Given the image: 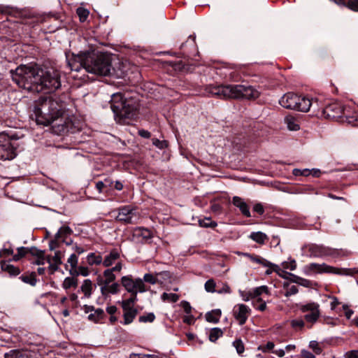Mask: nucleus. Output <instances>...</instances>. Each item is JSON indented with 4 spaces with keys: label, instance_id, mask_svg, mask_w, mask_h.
<instances>
[{
    "label": "nucleus",
    "instance_id": "9",
    "mask_svg": "<svg viewBox=\"0 0 358 358\" xmlns=\"http://www.w3.org/2000/svg\"><path fill=\"white\" fill-rule=\"evenodd\" d=\"M345 108L338 102H333L321 108L322 115L327 119L341 120Z\"/></svg>",
    "mask_w": 358,
    "mask_h": 358
},
{
    "label": "nucleus",
    "instance_id": "60",
    "mask_svg": "<svg viewBox=\"0 0 358 358\" xmlns=\"http://www.w3.org/2000/svg\"><path fill=\"white\" fill-rule=\"evenodd\" d=\"M299 285H302L305 287H309L311 286L312 282L309 280L300 278V280L299 281Z\"/></svg>",
    "mask_w": 358,
    "mask_h": 358
},
{
    "label": "nucleus",
    "instance_id": "30",
    "mask_svg": "<svg viewBox=\"0 0 358 358\" xmlns=\"http://www.w3.org/2000/svg\"><path fill=\"white\" fill-rule=\"evenodd\" d=\"M22 282L27 284H29L31 286H35L37 282V280L36 278V273L32 272L29 275H22L20 277Z\"/></svg>",
    "mask_w": 358,
    "mask_h": 358
},
{
    "label": "nucleus",
    "instance_id": "2",
    "mask_svg": "<svg viewBox=\"0 0 358 358\" xmlns=\"http://www.w3.org/2000/svg\"><path fill=\"white\" fill-rule=\"evenodd\" d=\"M67 61L71 71H79L84 69L88 73L104 76L113 73L122 76L124 73V70L120 67L117 70L115 69L117 64L121 65L120 62L113 60L111 55L106 53L85 52L67 57Z\"/></svg>",
    "mask_w": 358,
    "mask_h": 358
},
{
    "label": "nucleus",
    "instance_id": "49",
    "mask_svg": "<svg viewBox=\"0 0 358 358\" xmlns=\"http://www.w3.org/2000/svg\"><path fill=\"white\" fill-rule=\"evenodd\" d=\"M282 268L285 269H290L294 271L296 268V263L295 260H292L290 262H284L282 264Z\"/></svg>",
    "mask_w": 358,
    "mask_h": 358
},
{
    "label": "nucleus",
    "instance_id": "24",
    "mask_svg": "<svg viewBox=\"0 0 358 358\" xmlns=\"http://www.w3.org/2000/svg\"><path fill=\"white\" fill-rule=\"evenodd\" d=\"M260 95L259 92L251 85H248L243 99L254 100Z\"/></svg>",
    "mask_w": 358,
    "mask_h": 358
},
{
    "label": "nucleus",
    "instance_id": "32",
    "mask_svg": "<svg viewBox=\"0 0 358 358\" xmlns=\"http://www.w3.org/2000/svg\"><path fill=\"white\" fill-rule=\"evenodd\" d=\"M270 267L273 268V271L282 278L285 279H289L290 275H292L291 273H288L283 269H281L278 265L274 264L272 263V265L270 266Z\"/></svg>",
    "mask_w": 358,
    "mask_h": 358
},
{
    "label": "nucleus",
    "instance_id": "48",
    "mask_svg": "<svg viewBox=\"0 0 358 358\" xmlns=\"http://www.w3.org/2000/svg\"><path fill=\"white\" fill-rule=\"evenodd\" d=\"M304 322L302 319H295L291 321V325L294 329H302L304 327Z\"/></svg>",
    "mask_w": 358,
    "mask_h": 358
},
{
    "label": "nucleus",
    "instance_id": "1",
    "mask_svg": "<svg viewBox=\"0 0 358 358\" xmlns=\"http://www.w3.org/2000/svg\"><path fill=\"white\" fill-rule=\"evenodd\" d=\"M13 80L28 92H50L61 87L60 75L55 69H44L37 64L20 65L10 71Z\"/></svg>",
    "mask_w": 358,
    "mask_h": 358
},
{
    "label": "nucleus",
    "instance_id": "33",
    "mask_svg": "<svg viewBox=\"0 0 358 358\" xmlns=\"http://www.w3.org/2000/svg\"><path fill=\"white\" fill-rule=\"evenodd\" d=\"M77 285L78 280L71 277L66 278L62 284V287L65 289H69L71 287H76Z\"/></svg>",
    "mask_w": 358,
    "mask_h": 358
},
{
    "label": "nucleus",
    "instance_id": "45",
    "mask_svg": "<svg viewBox=\"0 0 358 358\" xmlns=\"http://www.w3.org/2000/svg\"><path fill=\"white\" fill-rule=\"evenodd\" d=\"M28 252L32 256L36 257L45 255V252L43 250H39L36 247L28 248Z\"/></svg>",
    "mask_w": 358,
    "mask_h": 358
},
{
    "label": "nucleus",
    "instance_id": "61",
    "mask_svg": "<svg viewBox=\"0 0 358 358\" xmlns=\"http://www.w3.org/2000/svg\"><path fill=\"white\" fill-rule=\"evenodd\" d=\"M47 262V258L44 255L37 257V259L34 262L36 265H43Z\"/></svg>",
    "mask_w": 358,
    "mask_h": 358
},
{
    "label": "nucleus",
    "instance_id": "17",
    "mask_svg": "<svg viewBox=\"0 0 358 358\" xmlns=\"http://www.w3.org/2000/svg\"><path fill=\"white\" fill-rule=\"evenodd\" d=\"M341 122H347L353 126L358 125V114L356 112H353L352 115H351L350 108H345Z\"/></svg>",
    "mask_w": 358,
    "mask_h": 358
},
{
    "label": "nucleus",
    "instance_id": "41",
    "mask_svg": "<svg viewBox=\"0 0 358 358\" xmlns=\"http://www.w3.org/2000/svg\"><path fill=\"white\" fill-rule=\"evenodd\" d=\"M87 260L90 264H100L102 262V257L99 255L91 253L88 255Z\"/></svg>",
    "mask_w": 358,
    "mask_h": 358
},
{
    "label": "nucleus",
    "instance_id": "36",
    "mask_svg": "<svg viewBox=\"0 0 358 358\" xmlns=\"http://www.w3.org/2000/svg\"><path fill=\"white\" fill-rule=\"evenodd\" d=\"M250 259L254 262L262 264L265 267H270V266L272 265L271 262L259 256L252 255L250 257Z\"/></svg>",
    "mask_w": 358,
    "mask_h": 358
},
{
    "label": "nucleus",
    "instance_id": "34",
    "mask_svg": "<svg viewBox=\"0 0 358 358\" xmlns=\"http://www.w3.org/2000/svg\"><path fill=\"white\" fill-rule=\"evenodd\" d=\"M103 310L101 308H97L94 310V313L89 315L88 318L92 321L98 322L100 319L103 318Z\"/></svg>",
    "mask_w": 358,
    "mask_h": 358
},
{
    "label": "nucleus",
    "instance_id": "55",
    "mask_svg": "<svg viewBox=\"0 0 358 358\" xmlns=\"http://www.w3.org/2000/svg\"><path fill=\"white\" fill-rule=\"evenodd\" d=\"M309 347L312 348L315 353L320 354L321 352V348H320L318 343L315 341H312L310 342Z\"/></svg>",
    "mask_w": 358,
    "mask_h": 358
},
{
    "label": "nucleus",
    "instance_id": "39",
    "mask_svg": "<svg viewBox=\"0 0 358 358\" xmlns=\"http://www.w3.org/2000/svg\"><path fill=\"white\" fill-rule=\"evenodd\" d=\"M143 281L149 282L152 285H155V284L159 282V280L157 276V273H155V275L152 273H145L143 276Z\"/></svg>",
    "mask_w": 358,
    "mask_h": 358
},
{
    "label": "nucleus",
    "instance_id": "43",
    "mask_svg": "<svg viewBox=\"0 0 358 358\" xmlns=\"http://www.w3.org/2000/svg\"><path fill=\"white\" fill-rule=\"evenodd\" d=\"M131 296L121 302L122 306H134V302L137 300V293L131 294Z\"/></svg>",
    "mask_w": 358,
    "mask_h": 358
},
{
    "label": "nucleus",
    "instance_id": "20",
    "mask_svg": "<svg viewBox=\"0 0 358 358\" xmlns=\"http://www.w3.org/2000/svg\"><path fill=\"white\" fill-rule=\"evenodd\" d=\"M266 293V294H268V289L266 286L263 285L260 286L259 287L255 288L252 291H250L248 293V296L246 299H245V301H248L249 299H253V298H259V296L262 294Z\"/></svg>",
    "mask_w": 358,
    "mask_h": 358
},
{
    "label": "nucleus",
    "instance_id": "16",
    "mask_svg": "<svg viewBox=\"0 0 358 358\" xmlns=\"http://www.w3.org/2000/svg\"><path fill=\"white\" fill-rule=\"evenodd\" d=\"M61 259L62 257L60 251H56L52 258L47 257V262L50 264L48 268L51 273H53L58 270L59 266L62 264Z\"/></svg>",
    "mask_w": 358,
    "mask_h": 358
},
{
    "label": "nucleus",
    "instance_id": "27",
    "mask_svg": "<svg viewBox=\"0 0 358 358\" xmlns=\"http://www.w3.org/2000/svg\"><path fill=\"white\" fill-rule=\"evenodd\" d=\"M249 237L250 238L259 244L264 243L265 241L268 239L266 234L262 231L252 232Z\"/></svg>",
    "mask_w": 358,
    "mask_h": 358
},
{
    "label": "nucleus",
    "instance_id": "62",
    "mask_svg": "<svg viewBox=\"0 0 358 358\" xmlns=\"http://www.w3.org/2000/svg\"><path fill=\"white\" fill-rule=\"evenodd\" d=\"M254 211L257 212V213L262 215L264 212V209L263 206L261 203H257L253 207Z\"/></svg>",
    "mask_w": 358,
    "mask_h": 358
},
{
    "label": "nucleus",
    "instance_id": "18",
    "mask_svg": "<svg viewBox=\"0 0 358 358\" xmlns=\"http://www.w3.org/2000/svg\"><path fill=\"white\" fill-rule=\"evenodd\" d=\"M134 236L136 238H141L142 241L147 242L148 240L153 237V234L148 229L143 227H137L134 230Z\"/></svg>",
    "mask_w": 358,
    "mask_h": 358
},
{
    "label": "nucleus",
    "instance_id": "38",
    "mask_svg": "<svg viewBox=\"0 0 358 358\" xmlns=\"http://www.w3.org/2000/svg\"><path fill=\"white\" fill-rule=\"evenodd\" d=\"M71 233V229L69 227H62L55 234V239L58 240L62 236H65Z\"/></svg>",
    "mask_w": 358,
    "mask_h": 358
},
{
    "label": "nucleus",
    "instance_id": "53",
    "mask_svg": "<svg viewBox=\"0 0 358 358\" xmlns=\"http://www.w3.org/2000/svg\"><path fill=\"white\" fill-rule=\"evenodd\" d=\"M199 225L201 227H215L217 224L215 222H213L210 221L209 218L206 220H199Z\"/></svg>",
    "mask_w": 358,
    "mask_h": 358
},
{
    "label": "nucleus",
    "instance_id": "26",
    "mask_svg": "<svg viewBox=\"0 0 358 358\" xmlns=\"http://www.w3.org/2000/svg\"><path fill=\"white\" fill-rule=\"evenodd\" d=\"M119 257H120L119 252L115 250H112L110 252V254L105 257L103 264L106 267L110 266Z\"/></svg>",
    "mask_w": 358,
    "mask_h": 358
},
{
    "label": "nucleus",
    "instance_id": "56",
    "mask_svg": "<svg viewBox=\"0 0 358 358\" xmlns=\"http://www.w3.org/2000/svg\"><path fill=\"white\" fill-rule=\"evenodd\" d=\"M130 358H159L154 355H141L133 353L130 355Z\"/></svg>",
    "mask_w": 358,
    "mask_h": 358
},
{
    "label": "nucleus",
    "instance_id": "44",
    "mask_svg": "<svg viewBox=\"0 0 358 358\" xmlns=\"http://www.w3.org/2000/svg\"><path fill=\"white\" fill-rule=\"evenodd\" d=\"M76 12L80 17V20L83 22H84L87 19L89 15V11L87 9H85L81 7L78 8Z\"/></svg>",
    "mask_w": 358,
    "mask_h": 358
},
{
    "label": "nucleus",
    "instance_id": "28",
    "mask_svg": "<svg viewBox=\"0 0 358 358\" xmlns=\"http://www.w3.org/2000/svg\"><path fill=\"white\" fill-rule=\"evenodd\" d=\"M103 275L105 277L104 280L100 279L99 280V285L106 284L109 285L110 282H113L115 279V275L111 271V270L107 269L104 271Z\"/></svg>",
    "mask_w": 358,
    "mask_h": 358
},
{
    "label": "nucleus",
    "instance_id": "14",
    "mask_svg": "<svg viewBox=\"0 0 358 358\" xmlns=\"http://www.w3.org/2000/svg\"><path fill=\"white\" fill-rule=\"evenodd\" d=\"M298 95L293 93L285 94L279 101L280 104L285 108L295 110Z\"/></svg>",
    "mask_w": 358,
    "mask_h": 358
},
{
    "label": "nucleus",
    "instance_id": "8",
    "mask_svg": "<svg viewBox=\"0 0 358 358\" xmlns=\"http://www.w3.org/2000/svg\"><path fill=\"white\" fill-rule=\"evenodd\" d=\"M15 157L14 146L10 138L4 133H0V159L10 160Z\"/></svg>",
    "mask_w": 358,
    "mask_h": 358
},
{
    "label": "nucleus",
    "instance_id": "13",
    "mask_svg": "<svg viewBox=\"0 0 358 358\" xmlns=\"http://www.w3.org/2000/svg\"><path fill=\"white\" fill-rule=\"evenodd\" d=\"M250 313V309L245 304H238L234 307V315L240 325L245 323Z\"/></svg>",
    "mask_w": 358,
    "mask_h": 358
},
{
    "label": "nucleus",
    "instance_id": "58",
    "mask_svg": "<svg viewBox=\"0 0 358 358\" xmlns=\"http://www.w3.org/2000/svg\"><path fill=\"white\" fill-rule=\"evenodd\" d=\"M348 6L350 9L358 11V0H351L348 1Z\"/></svg>",
    "mask_w": 358,
    "mask_h": 358
},
{
    "label": "nucleus",
    "instance_id": "51",
    "mask_svg": "<svg viewBox=\"0 0 358 358\" xmlns=\"http://www.w3.org/2000/svg\"><path fill=\"white\" fill-rule=\"evenodd\" d=\"M68 263L70 264L72 269L76 268L78 264L77 256L75 254H72L68 259Z\"/></svg>",
    "mask_w": 358,
    "mask_h": 358
},
{
    "label": "nucleus",
    "instance_id": "23",
    "mask_svg": "<svg viewBox=\"0 0 358 358\" xmlns=\"http://www.w3.org/2000/svg\"><path fill=\"white\" fill-rule=\"evenodd\" d=\"M5 358H29V353L26 351L13 350L5 353Z\"/></svg>",
    "mask_w": 358,
    "mask_h": 358
},
{
    "label": "nucleus",
    "instance_id": "22",
    "mask_svg": "<svg viewBox=\"0 0 358 358\" xmlns=\"http://www.w3.org/2000/svg\"><path fill=\"white\" fill-rule=\"evenodd\" d=\"M1 268L3 271L8 272L11 276H16L20 273V269L18 267L6 262L1 263Z\"/></svg>",
    "mask_w": 358,
    "mask_h": 358
},
{
    "label": "nucleus",
    "instance_id": "10",
    "mask_svg": "<svg viewBox=\"0 0 358 358\" xmlns=\"http://www.w3.org/2000/svg\"><path fill=\"white\" fill-rule=\"evenodd\" d=\"M310 108L315 113H317L320 110V104L317 99L310 98L306 96H299L295 110L301 112H308Z\"/></svg>",
    "mask_w": 358,
    "mask_h": 358
},
{
    "label": "nucleus",
    "instance_id": "40",
    "mask_svg": "<svg viewBox=\"0 0 358 358\" xmlns=\"http://www.w3.org/2000/svg\"><path fill=\"white\" fill-rule=\"evenodd\" d=\"M155 319V315L153 313H149L145 315H141L138 318L139 322L146 323L152 322Z\"/></svg>",
    "mask_w": 358,
    "mask_h": 358
},
{
    "label": "nucleus",
    "instance_id": "46",
    "mask_svg": "<svg viewBox=\"0 0 358 358\" xmlns=\"http://www.w3.org/2000/svg\"><path fill=\"white\" fill-rule=\"evenodd\" d=\"M215 287V282L214 280L210 279L205 283V289L208 292H214Z\"/></svg>",
    "mask_w": 358,
    "mask_h": 358
},
{
    "label": "nucleus",
    "instance_id": "3",
    "mask_svg": "<svg viewBox=\"0 0 358 358\" xmlns=\"http://www.w3.org/2000/svg\"><path fill=\"white\" fill-rule=\"evenodd\" d=\"M34 114L38 124L50 126L52 132L57 135L67 134L71 127V122L64 115L61 105L52 99H40L34 107Z\"/></svg>",
    "mask_w": 358,
    "mask_h": 358
},
{
    "label": "nucleus",
    "instance_id": "59",
    "mask_svg": "<svg viewBox=\"0 0 358 358\" xmlns=\"http://www.w3.org/2000/svg\"><path fill=\"white\" fill-rule=\"evenodd\" d=\"M181 304H182V307L184 309V311L187 313V314H190L191 313V310H192V307L189 304V302L187 301H182L181 302Z\"/></svg>",
    "mask_w": 358,
    "mask_h": 358
},
{
    "label": "nucleus",
    "instance_id": "5",
    "mask_svg": "<svg viewBox=\"0 0 358 358\" xmlns=\"http://www.w3.org/2000/svg\"><path fill=\"white\" fill-rule=\"evenodd\" d=\"M248 85H227L210 87L209 92L222 99H243Z\"/></svg>",
    "mask_w": 358,
    "mask_h": 358
},
{
    "label": "nucleus",
    "instance_id": "37",
    "mask_svg": "<svg viewBox=\"0 0 358 358\" xmlns=\"http://www.w3.org/2000/svg\"><path fill=\"white\" fill-rule=\"evenodd\" d=\"M157 276L160 283L166 282L169 281L171 278L170 272L166 271L157 273Z\"/></svg>",
    "mask_w": 358,
    "mask_h": 358
},
{
    "label": "nucleus",
    "instance_id": "29",
    "mask_svg": "<svg viewBox=\"0 0 358 358\" xmlns=\"http://www.w3.org/2000/svg\"><path fill=\"white\" fill-rule=\"evenodd\" d=\"M80 289L86 297H90L92 294V281L89 279L85 280Z\"/></svg>",
    "mask_w": 358,
    "mask_h": 358
},
{
    "label": "nucleus",
    "instance_id": "25",
    "mask_svg": "<svg viewBox=\"0 0 358 358\" xmlns=\"http://www.w3.org/2000/svg\"><path fill=\"white\" fill-rule=\"evenodd\" d=\"M221 310L220 309L213 310L206 314V320L212 323H217L221 316Z\"/></svg>",
    "mask_w": 358,
    "mask_h": 358
},
{
    "label": "nucleus",
    "instance_id": "11",
    "mask_svg": "<svg viewBox=\"0 0 358 358\" xmlns=\"http://www.w3.org/2000/svg\"><path fill=\"white\" fill-rule=\"evenodd\" d=\"M122 284L128 292L135 294L145 292L147 291L143 281L141 278H136L134 280L129 276L122 278Z\"/></svg>",
    "mask_w": 358,
    "mask_h": 358
},
{
    "label": "nucleus",
    "instance_id": "64",
    "mask_svg": "<svg viewBox=\"0 0 358 358\" xmlns=\"http://www.w3.org/2000/svg\"><path fill=\"white\" fill-rule=\"evenodd\" d=\"M348 358H358V350H352L348 354Z\"/></svg>",
    "mask_w": 358,
    "mask_h": 358
},
{
    "label": "nucleus",
    "instance_id": "15",
    "mask_svg": "<svg viewBox=\"0 0 358 358\" xmlns=\"http://www.w3.org/2000/svg\"><path fill=\"white\" fill-rule=\"evenodd\" d=\"M123 309L124 324H131L138 314V310L134 306H122Z\"/></svg>",
    "mask_w": 358,
    "mask_h": 358
},
{
    "label": "nucleus",
    "instance_id": "19",
    "mask_svg": "<svg viewBox=\"0 0 358 358\" xmlns=\"http://www.w3.org/2000/svg\"><path fill=\"white\" fill-rule=\"evenodd\" d=\"M233 203L235 206L238 207L241 213L247 217L251 216L247 203L240 197L234 196L233 198Z\"/></svg>",
    "mask_w": 358,
    "mask_h": 358
},
{
    "label": "nucleus",
    "instance_id": "31",
    "mask_svg": "<svg viewBox=\"0 0 358 358\" xmlns=\"http://www.w3.org/2000/svg\"><path fill=\"white\" fill-rule=\"evenodd\" d=\"M223 334V331L220 328H213L210 330L209 334V340L211 342H215L220 337H221Z\"/></svg>",
    "mask_w": 358,
    "mask_h": 358
},
{
    "label": "nucleus",
    "instance_id": "57",
    "mask_svg": "<svg viewBox=\"0 0 358 358\" xmlns=\"http://www.w3.org/2000/svg\"><path fill=\"white\" fill-rule=\"evenodd\" d=\"M108 289L110 294H116L119 291V285L116 282L113 283L111 285H108Z\"/></svg>",
    "mask_w": 358,
    "mask_h": 358
},
{
    "label": "nucleus",
    "instance_id": "42",
    "mask_svg": "<svg viewBox=\"0 0 358 358\" xmlns=\"http://www.w3.org/2000/svg\"><path fill=\"white\" fill-rule=\"evenodd\" d=\"M162 299L163 301H169L171 302H176L179 299V296L173 293H163L162 295Z\"/></svg>",
    "mask_w": 358,
    "mask_h": 358
},
{
    "label": "nucleus",
    "instance_id": "50",
    "mask_svg": "<svg viewBox=\"0 0 358 358\" xmlns=\"http://www.w3.org/2000/svg\"><path fill=\"white\" fill-rule=\"evenodd\" d=\"M255 306L257 309L264 311L266 308V302L262 301V299L261 298H257L256 303H255Z\"/></svg>",
    "mask_w": 358,
    "mask_h": 358
},
{
    "label": "nucleus",
    "instance_id": "35",
    "mask_svg": "<svg viewBox=\"0 0 358 358\" xmlns=\"http://www.w3.org/2000/svg\"><path fill=\"white\" fill-rule=\"evenodd\" d=\"M17 253L13 257V260L15 262L19 261L20 259L24 257L27 254H28V248L25 247H20L17 249Z\"/></svg>",
    "mask_w": 358,
    "mask_h": 358
},
{
    "label": "nucleus",
    "instance_id": "63",
    "mask_svg": "<svg viewBox=\"0 0 358 358\" xmlns=\"http://www.w3.org/2000/svg\"><path fill=\"white\" fill-rule=\"evenodd\" d=\"M301 355L305 358H315V356L313 353L306 350L301 351Z\"/></svg>",
    "mask_w": 358,
    "mask_h": 358
},
{
    "label": "nucleus",
    "instance_id": "21",
    "mask_svg": "<svg viewBox=\"0 0 358 358\" xmlns=\"http://www.w3.org/2000/svg\"><path fill=\"white\" fill-rule=\"evenodd\" d=\"M285 122L291 131H297L300 129L299 121L292 115H287L285 117Z\"/></svg>",
    "mask_w": 358,
    "mask_h": 358
},
{
    "label": "nucleus",
    "instance_id": "12",
    "mask_svg": "<svg viewBox=\"0 0 358 358\" xmlns=\"http://www.w3.org/2000/svg\"><path fill=\"white\" fill-rule=\"evenodd\" d=\"M319 308V304L314 302L307 303L301 307V310L303 313L308 312V313L304 315V318L307 322L313 324L317 322L320 315Z\"/></svg>",
    "mask_w": 358,
    "mask_h": 358
},
{
    "label": "nucleus",
    "instance_id": "4",
    "mask_svg": "<svg viewBox=\"0 0 358 358\" xmlns=\"http://www.w3.org/2000/svg\"><path fill=\"white\" fill-rule=\"evenodd\" d=\"M111 108L120 123H126L136 115L138 104L132 99H124L121 93L113 94L110 99Z\"/></svg>",
    "mask_w": 358,
    "mask_h": 358
},
{
    "label": "nucleus",
    "instance_id": "54",
    "mask_svg": "<svg viewBox=\"0 0 358 358\" xmlns=\"http://www.w3.org/2000/svg\"><path fill=\"white\" fill-rule=\"evenodd\" d=\"M298 292H299L298 287L295 285H292L290 287H289L287 289V290L286 291V292L285 294V296L288 297L292 295L296 294V293H298Z\"/></svg>",
    "mask_w": 358,
    "mask_h": 358
},
{
    "label": "nucleus",
    "instance_id": "47",
    "mask_svg": "<svg viewBox=\"0 0 358 358\" xmlns=\"http://www.w3.org/2000/svg\"><path fill=\"white\" fill-rule=\"evenodd\" d=\"M233 345L235 347V348L236 349L237 352L239 355L242 354L244 352V350H245L244 345H243V343L241 340H240V339L236 340L233 343Z\"/></svg>",
    "mask_w": 358,
    "mask_h": 358
},
{
    "label": "nucleus",
    "instance_id": "52",
    "mask_svg": "<svg viewBox=\"0 0 358 358\" xmlns=\"http://www.w3.org/2000/svg\"><path fill=\"white\" fill-rule=\"evenodd\" d=\"M152 143L156 147L162 149L164 148H166L167 146V143L165 141H160L157 138H153L152 139Z\"/></svg>",
    "mask_w": 358,
    "mask_h": 358
},
{
    "label": "nucleus",
    "instance_id": "6",
    "mask_svg": "<svg viewBox=\"0 0 358 358\" xmlns=\"http://www.w3.org/2000/svg\"><path fill=\"white\" fill-rule=\"evenodd\" d=\"M304 272L306 275L313 273H334L337 275H352L358 273V268L340 269L329 266L324 263H311L304 267Z\"/></svg>",
    "mask_w": 358,
    "mask_h": 358
},
{
    "label": "nucleus",
    "instance_id": "7",
    "mask_svg": "<svg viewBox=\"0 0 358 358\" xmlns=\"http://www.w3.org/2000/svg\"><path fill=\"white\" fill-rule=\"evenodd\" d=\"M116 220L124 224H136L139 220V214L136 208L131 206H125L119 208Z\"/></svg>",
    "mask_w": 358,
    "mask_h": 358
}]
</instances>
